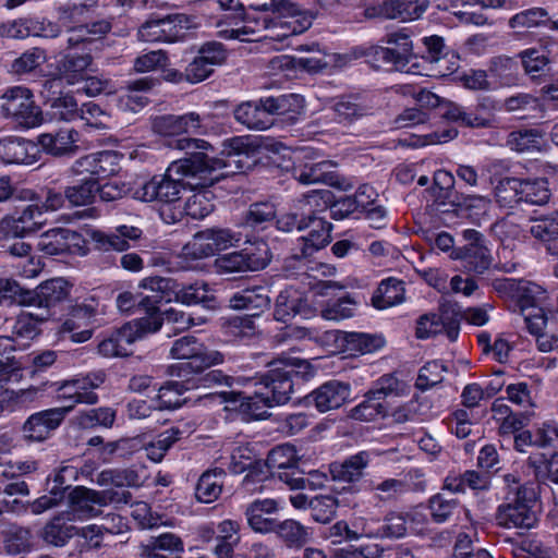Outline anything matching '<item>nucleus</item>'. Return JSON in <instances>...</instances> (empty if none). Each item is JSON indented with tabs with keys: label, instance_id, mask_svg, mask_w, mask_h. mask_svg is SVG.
<instances>
[{
	"label": "nucleus",
	"instance_id": "obj_41",
	"mask_svg": "<svg viewBox=\"0 0 558 558\" xmlns=\"http://www.w3.org/2000/svg\"><path fill=\"white\" fill-rule=\"evenodd\" d=\"M307 227H311V231L307 235L302 236V255L310 256L314 252L325 247L330 241L331 223L325 219L308 216Z\"/></svg>",
	"mask_w": 558,
	"mask_h": 558
},
{
	"label": "nucleus",
	"instance_id": "obj_55",
	"mask_svg": "<svg viewBox=\"0 0 558 558\" xmlns=\"http://www.w3.org/2000/svg\"><path fill=\"white\" fill-rule=\"evenodd\" d=\"M153 315L157 316L160 319V327L162 326V324L171 325L175 332L184 331L193 326H199L205 323L204 319H196L191 315L174 308H169L163 313H160L159 311L156 310L147 313L146 316Z\"/></svg>",
	"mask_w": 558,
	"mask_h": 558
},
{
	"label": "nucleus",
	"instance_id": "obj_25",
	"mask_svg": "<svg viewBox=\"0 0 558 558\" xmlns=\"http://www.w3.org/2000/svg\"><path fill=\"white\" fill-rule=\"evenodd\" d=\"M227 58L223 46L207 43L201 47L197 56L187 64L184 75L189 83L196 84L211 75L215 66L221 65Z\"/></svg>",
	"mask_w": 558,
	"mask_h": 558
},
{
	"label": "nucleus",
	"instance_id": "obj_54",
	"mask_svg": "<svg viewBox=\"0 0 558 558\" xmlns=\"http://www.w3.org/2000/svg\"><path fill=\"white\" fill-rule=\"evenodd\" d=\"M351 537L356 542L361 538H380V519L371 513L355 514L350 520Z\"/></svg>",
	"mask_w": 558,
	"mask_h": 558
},
{
	"label": "nucleus",
	"instance_id": "obj_64",
	"mask_svg": "<svg viewBox=\"0 0 558 558\" xmlns=\"http://www.w3.org/2000/svg\"><path fill=\"white\" fill-rule=\"evenodd\" d=\"M356 302L349 295L336 301L328 302L320 311L322 317L326 320H341L354 315Z\"/></svg>",
	"mask_w": 558,
	"mask_h": 558
},
{
	"label": "nucleus",
	"instance_id": "obj_35",
	"mask_svg": "<svg viewBox=\"0 0 558 558\" xmlns=\"http://www.w3.org/2000/svg\"><path fill=\"white\" fill-rule=\"evenodd\" d=\"M274 315L279 322H287L296 315L310 319L316 315V310L302 299L298 290L287 289L277 296Z\"/></svg>",
	"mask_w": 558,
	"mask_h": 558
},
{
	"label": "nucleus",
	"instance_id": "obj_37",
	"mask_svg": "<svg viewBox=\"0 0 558 558\" xmlns=\"http://www.w3.org/2000/svg\"><path fill=\"white\" fill-rule=\"evenodd\" d=\"M502 185L514 192L518 201L534 205H543L550 197L548 182L544 179L520 180L515 178L507 179Z\"/></svg>",
	"mask_w": 558,
	"mask_h": 558
},
{
	"label": "nucleus",
	"instance_id": "obj_40",
	"mask_svg": "<svg viewBox=\"0 0 558 558\" xmlns=\"http://www.w3.org/2000/svg\"><path fill=\"white\" fill-rule=\"evenodd\" d=\"M426 9L425 1L385 0L379 4L378 13L385 19L409 22L420 19Z\"/></svg>",
	"mask_w": 558,
	"mask_h": 558
},
{
	"label": "nucleus",
	"instance_id": "obj_52",
	"mask_svg": "<svg viewBox=\"0 0 558 558\" xmlns=\"http://www.w3.org/2000/svg\"><path fill=\"white\" fill-rule=\"evenodd\" d=\"M100 486H138L142 482V477L137 471L133 469H116V470H104L100 472L96 480H92Z\"/></svg>",
	"mask_w": 558,
	"mask_h": 558
},
{
	"label": "nucleus",
	"instance_id": "obj_31",
	"mask_svg": "<svg viewBox=\"0 0 558 558\" xmlns=\"http://www.w3.org/2000/svg\"><path fill=\"white\" fill-rule=\"evenodd\" d=\"M351 396V387L347 383L329 380L320 385L307 397V402L322 413L339 409Z\"/></svg>",
	"mask_w": 558,
	"mask_h": 558
},
{
	"label": "nucleus",
	"instance_id": "obj_14",
	"mask_svg": "<svg viewBox=\"0 0 558 558\" xmlns=\"http://www.w3.org/2000/svg\"><path fill=\"white\" fill-rule=\"evenodd\" d=\"M160 329V319L157 316H144L123 325L116 333L102 340L98 351L102 356L116 357L130 354V345L147 335Z\"/></svg>",
	"mask_w": 558,
	"mask_h": 558
},
{
	"label": "nucleus",
	"instance_id": "obj_8",
	"mask_svg": "<svg viewBox=\"0 0 558 558\" xmlns=\"http://www.w3.org/2000/svg\"><path fill=\"white\" fill-rule=\"evenodd\" d=\"M0 116L16 130L35 129L44 122L33 93L23 86L11 87L0 96Z\"/></svg>",
	"mask_w": 558,
	"mask_h": 558
},
{
	"label": "nucleus",
	"instance_id": "obj_20",
	"mask_svg": "<svg viewBox=\"0 0 558 558\" xmlns=\"http://www.w3.org/2000/svg\"><path fill=\"white\" fill-rule=\"evenodd\" d=\"M37 245L40 252L50 256L64 253L84 256L88 253L86 240L80 233L65 228L44 232Z\"/></svg>",
	"mask_w": 558,
	"mask_h": 558
},
{
	"label": "nucleus",
	"instance_id": "obj_1",
	"mask_svg": "<svg viewBox=\"0 0 558 558\" xmlns=\"http://www.w3.org/2000/svg\"><path fill=\"white\" fill-rule=\"evenodd\" d=\"M315 368L308 360L282 356L270 363V369L262 380L239 378L245 391H226L213 396L226 403V410L235 411L244 421L264 420L268 409L287 403L293 391L292 377L308 378Z\"/></svg>",
	"mask_w": 558,
	"mask_h": 558
},
{
	"label": "nucleus",
	"instance_id": "obj_53",
	"mask_svg": "<svg viewBox=\"0 0 558 558\" xmlns=\"http://www.w3.org/2000/svg\"><path fill=\"white\" fill-rule=\"evenodd\" d=\"M341 506H344V502L340 495H320L310 501L311 514L320 523L329 522L336 515L337 508Z\"/></svg>",
	"mask_w": 558,
	"mask_h": 558
},
{
	"label": "nucleus",
	"instance_id": "obj_44",
	"mask_svg": "<svg viewBox=\"0 0 558 558\" xmlns=\"http://www.w3.org/2000/svg\"><path fill=\"white\" fill-rule=\"evenodd\" d=\"M210 185L190 187L194 193L184 203L183 210L193 219H203L214 210V194Z\"/></svg>",
	"mask_w": 558,
	"mask_h": 558
},
{
	"label": "nucleus",
	"instance_id": "obj_6",
	"mask_svg": "<svg viewBox=\"0 0 558 558\" xmlns=\"http://www.w3.org/2000/svg\"><path fill=\"white\" fill-rule=\"evenodd\" d=\"M303 98L296 94L269 97L259 102H243L234 110L238 122L248 129L266 130L272 124L271 114H299L303 110Z\"/></svg>",
	"mask_w": 558,
	"mask_h": 558
},
{
	"label": "nucleus",
	"instance_id": "obj_38",
	"mask_svg": "<svg viewBox=\"0 0 558 558\" xmlns=\"http://www.w3.org/2000/svg\"><path fill=\"white\" fill-rule=\"evenodd\" d=\"M378 450L360 451L342 462H335L330 465V472L335 480L344 482L359 481L364 470L368 466L373 458L378 457Z\"/></svg>",
	"mask_w": 558,
	"mask_h": 558
},
{
	"label": "nucleus",
	"instance_id": "obj_4",
	"mask_svg": "<svg viewBox=\"0 0 558 558\" xmlns=\"http://www.w3.org/2000/svg\"><path fill=\"white\" fill-rule=\"evenodd\" d=\"M292 335L299 339H311L322 345L335 344L330 352L343 353L348 356L372 354L381 350L386 340L381 335L330 330L322 335L306 328H294Z\"/></svg>",
	"mask_w": 558,
	"mask_h": 558
},
{
	"label": "nucleus",
	"instance_id": "obj_17",
	"mask_svg": "<svg viewBox=\"0 0 558 558\" xmlns=\"http://www.w3.org/2000/svg\"><path fill=\"white\" fill-rule=\"evenodd\" d=\"M195 26L194 21L183 14L168 15L162 19H151L138 29L143 41L173 43L185 38L187 32Z\"/></svg>",
	"mask_w": 558,
	"mask_h": 558
},
{
	"label": "nucleus",
	"instance_id": "obj_33",
	"mask_svg": "<svg viewBox=\"0 0 558 558\" xmlns=\"http://www.w3.org/2000/svg\"><path fill=\"white\" fill-rule=\"evenodd\" d=\"M535 446L537 452H531L530 463L535 469L547 466L558 454V427L551 423H544L535 432Z\"/></svg>",
	"mask_w": 558,
	"mask_h": 558
},
{
	"label": "nucleus",
	"instance_id": "obj_47",
	"mask_svg": "<svg viewBox=\"0 0 558 558\" xmlns=\"http://www.w3.org/2000/svg\"><path fill=\"white\" fill-rule=\"evenodd\" d=\"M527 231L535 240L544 243L558 239V209L531 218Z\"/></svg>",
	"mask_w": 558,
	"mask_h": 558
},
{
	"label": "nucleus",
	"instance_id": "obj_27",
	"mask_svg": "<svg viewBox=\"0 0 558 558\" xmlns=\"http://www.w3.org/2000/svg\"><path fill=\"white\" fill-rule=\"evenodd\" d=\"M43 208L39 204H29L22 210L2 219L0 228L7 236L24 238L27 234L37 232L46 225Z\"/></svg>",
	"mask_w": 558,
	"mask_h": 558
},
{
	"label": "nucleus",
	"instance_id": "obj_23",
	"mask_svg": "<svg viewBox=\"0 0 558 558\" xmlns=\"http://www.w3.org/2000/svg\"><path fill=\"white\" fill-rule=\"evenodd\" d=\"M524 320L542 352L558 349V313L546 314L543 308H534L524 314Z\"/></svg>",
	"mask_w": 558,
	"mask_h": 558
},
{
	"label": "nucleus",
	"instance_id": "obj_45",
	"mask_svg": "<svg viewBox=\"0 0 558 558\" xmlns=\"http://www.w3.org/2000/svg\"><path fill=\"white\" fill-rule=\"evenodd\" d=\"M269 302L270 300L265 288L254 287L235 292L231 296L229 304L233 310L263 311L268 307Z\"/></svg>",
	"mask_w": 558,
	"mask_h": 558
},
{
	"label": "nucleus",
	"instance_id": "obj_49",
	"mask_svg": "<svg viewBox=\"0 0 558 558\" xmlns=\"http://www.w3.org/2000/svg\"><path fill=\"white\" fill-rule=\"evenodd\" d=\"M411 386L409 383L388 374L381 376L369 391L375 399H396L409 395Z\"/></svg>",
	"mask_w": 558,
	"mask_h": 558
},
{
	"label": "nucleus",
	"instance_id": "obj_57",
	"mask_svg": "<svg viewBox=\"0 0 558 558\" xmlns=\"http://www.w3.org/2000/svg\"><path fill=\"white\" fill-rule=\"evenodd\" d=\"M274 532L289 546H302L310 538L307 529L300 522L291 519L280 523L276 522Z\"/></svg>",
	"mask_w": 558,
	"mask_h": 558
},
{
	"label": "nucleus",
	"instance_id": "obj_24",
	"mask_svg": "<svg viewBox=\"0 0 558 558\" xmlns=\"http://www.w3.org/2000/svg\"><path fill=\"white\" fill-rule=\"evenodd\" d=\"M120 170V155L117 151H99L86 155L77 159L72 166V172L76 175H88L87 180L106 179Z\"/></svg>",
	"mask_w": 558,
	"mask_h": 558
},
{
	"label": "nucleus",
	"instance_id": "obj_7",
	"mask_svg": "<svg viewBox=\"0 0 558 558\" xmlns=\"http://www.w3.org/2000/svg\"><path fill=\"white\" fill-rule=\"evenodd\" d=\"M536 492L533 484L511 488L496 512V522L505 529L530 530L537 521Z\"/></svg>",
	"mask_w": 558,
	"mask_h": 558
},
{
	"label": "nucleus",
	"instance_id": "obj_12",
	"mask_svg": "<svg viewBox=\"0 0 558 558\" xmlns=\"http://www.w3.org/2000/svg\"><path fill=\"white\" fill-rule=\"evenodd\" d=\"M170 356L186 361L180 364L179 376H181V372L198 374L211 366L220 365L225 361L221 352L206 347L191 336H184L175 340L171 347Z\"/></svg>",
	"mask_w": 558,
	"mask_h": 558
},
{
	"label": "nucleus",
	"instance_id": "obj_15",
	"mask_svg": "<svg viewBox=\"0 0 558 558\" xmlns=\"http://www.w3.org/2000/svg\"><path fill=\"white\" fill-rule=\"evenodd\" d=\"M241 241L238 233L229 229H206L196 233L182 248L186 259H203L228 250Z\"/></svg>",
	"mask_w": 558,
	"mask_h": 558
},
{
	"label": "nucleus",
	"instance_id": "obj_39",
	"mask_svg": "<svg viewBox=\"0 0 558 558\" xmlns=\"http://www.w3.org/2000/svg\"><path fill=\"white\" fill-rule=\"evenodd\" d=\"M173 300L184 305L203 304L207 308H216L215 289L205 281L178 287Z\"/></svg>",
	"mask_w": 558,
	"mask_h": 558
},
{
	"label": "nucleus",
	"instance_id": "obj_26",
	"mask_svg": "<svg viewBox=\"0 0 558 558\" xmlns=\"http://www.w3.org/2000/svg\"><path fill=\"white\" fill-rule=\"evenodd\" d=\"M142 230L134 226L121 225L110 231L87 230V235L95 247L102 252H125L133 246L132 242L141 239Z\"/></svg>",
	"mask_w": 558,
	"mask_h": 558
},
{
	"label": "nucleus",
	"instance_id": "obj_56",
	"mask_svg": "<svg viewBox=\"0 0 558 558\" xmlns=\"http://www.w3.org/2000/svg\"><path fill=\"white\" fill-rule=\"evenodd\" d=\"M181 432L172 427L159 434L153 441L146 445V456L153 462H160L167 451L180 439Z\"/></svg>",
	"mask_w": 558,
	"mask_h": 558
},
{
	"label": "nucleus",
	"instance_id": "obj_10",
	"mask_svg": "<svg viewBox=\"0 0 558 558\" xmlns=\"http://www.w3.org/2000/svg\"><path fill=\"white\" fill-rule=\"evenodd\" d=\"M387 47L373 46L368 49V61L376 68L388 66L405 73H418L413 44L404 32H395L386 36Z\"/></svg>",
	"mask_w": 558,
	"mask_h": 558
},
{
	"label": "nucleus",
	"instance_id": "obj_13",
	"mask_svg": "<svg viewBox=\"0 0 558 558\" xmlns=\"http://www.w3.org/2000/svg\"><path fill=\"white\" fill-rule=\"evenodd\" d=\"M95 3V0H86L85 2L82 0H74L72 4H69L66 8L62 9L60 20L71 33L68 39L69 46L71 48H74L81 43L84 44L85 47L93 46L96 44L98 38H100L109 31V24L104 21L94 23L90 28L83 24L74 25L85 21V14Z\"/></svg>",
	"mask_w": 558,
	"mask_h": 558
},
{
	"label": "nucleus",
	"instance_id": "obj_60",
	"mask_svg": "<svg viewBox=\"0 0 558 558\" xmlns=\"http://www.w3.org/2000/svg\"><path fill=\"white\" fill-rule=\"evenodd\" d=\"M388 414L385 405L380 403L371 392L367 393L366 399L360 404L351 409L350 417L361 422H373L379 417Z\"/></svg>",
	"mask_w": 558,
	"mask_h": 558
},
{
	"label": "nucleus",
	"instance_id": "obj_16",
	"mask_svg": "<svg viewBox=\"0 0 558 558\" xmlns=\"http://www.w3.org/2000/svg\"><path fill=\"white\" fill-rule=\"evenodd\" d=\"M293 177L302 184L336 183L333 172L336 165L329 160H318L317 151L312 147H302L293 151Z\"/></svg>",
	"mask_w": 558,
	"mask_h": 558
},
{
	"label": "nucleus",
	"instance_id": "obj_58",
	"mask_svg": "<svg viewBox=\"0 0 558 558\" xmlns=\"http://www.w3.org/2000/svg\"><path fill=\"white\" fill-rule=\"evenodd\" d=\"M65 514L53 518L44 529V538L54 546H63L75 533L74 525L68 524Z\"/></svg>",
	"mask_w": 558,
	"mask_h": 558
},
{
	"label": "nucleus",
	"instance_id": "obj_19",
	"mask_svg": "<svg viewBox=\"0 0 558 558\" xmlns=\"http://www.w3.org/2000/svg\"><path fill=\"white\" fill-rule=\"evenodd\" d=\"M72 289V283L58 277L40 283L35 290H23L16 294V301L27 307H48L65 300Z\"/></svg>",
	"mask_w": 558,
	"mask_h": 558
},
{
	"label": "nucleus",
	"instance_id": "obj_61",
	"mask_svg": "<svg viewBox=\"0 0 558 558\" xmlns=\"http://www.w3.org/2000/svg\"><path fill=\"white\" fill-rule=\"evenodd\" d=\"M111 519L112 525H97L89 524L81 529V535L86 538L92 546L98 547L100 545V537L102 532L106 531L110 534H120L126 530V523L120 515H108Z\"/></svg>",
	"mask_w": 558,
	"mask_h": 558
},
{
	"label": "nucleus",
	"instance_id": "obj_59",
	"mask_svg": "<svg viewBox=\"0 0 558 558\" xmlns=\"http://www.w3.org/2000/svg\"><path fill=\"white\" fill-rule=\"evenodd\" d=\"M90 64L92 58L88 53L81 56L68 54L63 62L62 76L68 84L73 85L85 78Z\"/></svg>",
	"mask_w": 558,
	"mask_h": 558
},
{
	"label": "nucleus",
	"instance_id": "obj_3",
	"mask_svg": "<svg viewBox=\"0 0 558 558\" xmlns=\"http://www.w3.org/2000/svg\"><path fill=\"white\" fill-rule=\"evenodd\" d=\"M203 153H194L186 158L172 161L166 172L148 180H137L132 190V197L141 202H160L173 204L180 199L183 189L213 185L218 181L214 172L225 163L214 160L206 163Z\"/></svg>",
	"mask_w": 558,
	"mask_h": 558
},
{
	"label": "nucleus",
	"instance_id": "obj_34",
	"mask_svg": "<svg viewBox=\"0 0 558 558\" xmlns=\"http://www.w3.org/2000/svg\"><path fill=\"white\" fill-rule=\"evenodd\" d=\"M36 143L21 137L8 136L0 140V162L32 165L38 159Z\"/></svg>",
	"mask_w": 558,
	"mask_h": 558
},
{
	"label": "nucleus",
	"instance_id": "obj_22",
	"mask_svg": "<svg viewBox=\"0 0 558 558\" xmlns=\"http://www.w3.org/2000/svg\"><path fill=\"white\" fill-rule=\"evenodd\" d=\"M106 379L104 372L98 371L83 376H76L70 380L59 384L58 398L61 400H71L72 408L76 403L94 404L98 401V396L93 391L100 387Z\"/></svg>",
	"mask_w": 558,
	"mask_h": 558
},
{
	"label": "nucleus",
	"instance_id": "obj_36",
	"mask_svg": "<svg viewBox=\"0 0 558 558\" xmlns=\"http://www.w3.org/2000/svg\"><path fill=\"white\" fill-rule=\"evenodd\" d=\"M78 132L71 128H63L54 133H44L37 137V146L52 156L72 155L77 149Z\"/></svg>",
	"mask_w": 558,
	"mask_h": 558
},
{
	"label": "nucleus",
	"instance_id": "obj_63",
	"mask_svg": "<svg viewBox=\"0 0 558 558\" xmlns=\"http://www.w3.org/2000/svg\"><path fill=\"white\" fill-rule=\"evenodd\" d=\"M444 116L453 121H460L462 124L472 128H485L493 123L490 113L480 114L464 111V109L456 104H450Z\"/></svg>",
	"mask_w": 558,
	"mask_h": 558
},
{
	"label": "nucleus",
	"instance_id": "obj_2",
	"mask_svg": "<svg viewBox=\"0 0 558 558\" xmlns=\"http://www.w3.org/2000/svg\"><path fill=\"white\" fill-rule=\"evenodd\" d=\"M313 16L300 11L289 0H270L263 3H251L244 13L243 24L230 28L222 27L218 35L226 39L241 41H263L272 50H281L289 44L288 38L308 29Z\"/></svg>",
	"mask_w": 558,
	"mask_h": 558
},
{
	"label": "nucleus",
	"instance_id": "obj_42",
	"mask_svg": "<svg viewBox=\"0 0 558 558\" xmlns=\"http://www.w3.org/2000/svg\"><path fill=\"white\" fill-rule=\"evenodd\" d=\"M404 286L401 280L388 278L383 280L372 296V304L377 310H386L404 301Z\"/></svg>",
	"mask_w": 558,
	"mask_h": 558
},
{
	"label": "nucleus",
	"instance_id": "obj_50",
	"mask_svg": "<svg viewBox=\"0 0 558 558\" xmlns=\"http://www.w3.org/2000/svg\"><path fill=\"white\" fill-rule=\"evenodd\" d=\"M190 388H192V386L189 381L186 384L177 380L168 381L166 385L158 388L154 407L159 410H170L181 407L184 402L182 395Z\"/></svg>",
	"mask_w": 558,
	"mask_h": 558
},
{
	"label": "nucleus",
	"instance_id": "obj_32",
	"mask_svg": "<svg viewBox=\"0 0 558 558\" xmlns=\"http://www.w3.org/2000/svg\"><path fill=\"white\" fill-rule=\"evenodd\" d=\"M283 508V502L276 499L265 498L256 499L248 505L245 511L247 524L250 527L262 534L274 532L276 520L271 518Z\"/></svg>",
	"mask_w": 558,
	"mask_h": 558
},
{
	"label": "nucleus",
	"instance_id": "obj_11",
	"mask_svg": "<svg viewBox=\"0 0 558 558\" xmlns=\"http://www.w3.org/2000/svg\"><path fill=\"white\" fill-rule=\"evenodd\" d=\"M180 149H201L206 158V163L211 165L214 160H220L225 165L215 170L214 174L218 175V180L223 175L218 173L219 170L229 168L234 163L235 169L242 168L241 157L254 156L259 144L255 137L252 136H233L227 138L221 144V157H209L204 150L211 148V145L204 140L198 138H182L178 141Z\"/></svg>",
	"mask_w": 558,
	"mask_h": 558
},
{
	"label": "nucleus",
	"instance_id": "obj_21",
	"mask_svg": "<svg viewBox=\"0 0 558 558\" xmlns=\"http://www.w3.org/2000/svg\"><path fill=\"white\" fill-rule=\"evenodd\" d=\"M462 236L466 244L453 250L450 258L461 260L463 267L470 271H485L492 264V256L482 234L476 230L466 229Z\"/></svg>",
	"mask_w": 558,
	"mask_h": 558
},
{
	"label": "nucleus",
	"instance_id": "obj_18",
	"mask_svg": "<svg viewBox=\"0 0 558 558\" xmlns=\"http://www.w3.org/2000/svg\"><path fill=\"white\" fill-rule=\"evenodd\" d=\"M97 313V302L94 299L75 304L69 311L59 333L71 341L82 343L92 338L94 318Z\"/></svg>",
	"mask_w": 558,
	"mask_h": 558
},
{
	"label": "nucleus",
	"instance_id": "obj_28",
	"mask_svg": "<svg viewBox=\"0 0 558 558\" xmlns=\"http://www.w3.org/2000/svg\"><path fill=\"white\" fill-rule=\"evenodd\" d=\"M299 454L294 446L284 444L275 447L268 454L266 466L271 474H277L278 477L288 484L293 489H301L305 487V480L303 477H292L287 470H294L298 468Z\"/></svg>",
	"mask_w": 558,
	"mask_h": 558
},
{
	"label": "nucleus",
	"instance_id": "obj_51",
	"mask_svg": "<svg viewBox=\"0 0 558 558\" xmlns=\"http://www.w3.org/2000/svg\"><path fill=\"white\" fill-rule=\"evenodd\" d=\"M223 471L211 470L203 473L196 486V498L204 504L215 501L222 490Z\"/></svg>",
	"mask_w": 558,
	"mask_h": 558
},
{
	"label": "nucleus",
	"instance_id": "obj_43",
	"mask_svg": "<svg viewBox=\"0 0 558 558\" xmlns=\"http://www.w3.org/2000/svg\"><path fill=\"white\" fill-rule=\"evenodd\" d=\"M154 81L148 77L136 80L129 84L126 90L118 98V108L122 111L137 112L147 105V97L142 92L153 87Z\"/></svg>",
	"mask_w": 558,
	"mask_h": 558
},
{
	"label": "nucleus",
	"instance_id": "obj_30",
	"mask_svg": "<svg viewBox=\"0 0 558 558\" xmlns=\"http://www.w3.org/2000/svg\"><path fill=\"white\" fill-rule=\"evenodd\" d=\"M495 288L499 292L508 293L520 305L523 315L538 308L536 303L545 298V290L542 286L524 280L510 278L496 280Z\"/></svg>",
	"mask_w": 558,
	"mask_h": 558
},
{
	"label": "nucleus",
	"instance_id": "obj_48",
	"mask_svg": "<svg viewBox=\"0 0 558 558\" xmlns=\"http://www.w3.org/2000/svg\"><path fill=\"white\" fill-rule=\"evenodd\" d=\"M317 56L294 58L290 56H280L274 60L279 68H295L307 72H317L332 62L333 56H327L317 51Z\"/></svg>",
	"mask_w": 558,
	"mask_h": 558
},
{
	"label": "nucleus",
	"instance_id": "obj_46",
	"mask_svg": "<svg viewBox=\"0 0 558 558\" xmlns=\"http://www.w3.org/2000/svg\"><path fill=\"white\" fill-rule=\"evenodd\" d=\"M446 331L448 338L453 341L459 335L457 323L445 324L442 317L436 314H426L420 317L416 326V336L421 339Z\"/></svg>",
	"mask_w": 558,
	"mask_h": 558
},
{
	"label": "nucleus",
	"instance_id": "obj_29",
	"mask_svg": "<svg viewBox=\"0 0 558 558\" xmlns=\"http://www.w3.org/2000/svg\"><path fill=\"white\" fill-rule=\"evenodd\" d=\"M71 410L72 405H66L32 414L23 425L25 437L32 441L46 440Z\"/></svg>",
	"mask_w": 558,
	"mask_h": 558
},
{
	"label": "nucleus",
	"instance_id": "obj_9",
	"mask_svg": "<svg viewBox=\"0 0 558 558\" xmlns=\"http://www.w3.org/2000/svg\"><path fill=\"white\" fill-rule=\"evenodd\" d=\"M131 494L126 490H95L84 486L74 487L66 496V521H83L100 514V507L110 504H128Z\"/></svg>",
	"mask_w": 558,
	"mask_h": 558
},
{
	"label": "nucleus",
	"instance_id": "obj_62",
	"mask_svg": "<svg viewBox=\"0 0 558 558\" xmlns=\"http://www.w3.org/2000/svg\"><path fill=\"white\" fill-rule=\"evenodd\" d=\"M98 190L94 180L83 179L81 183L65 189L66 201L73 206H86L93 203Z\"/></svg>",
	"mask_w": 558,
	"mask_h": 558
},
{
	"label": "nucleus",
	"instance_id": "obj_5",
	"mask_svg": "<svg viewBox=\"0 0 558 558\" xmlns=\"http://www.w3.org/2000/svg\"><path fill=\"white\" fill-rule=\"evenodd\" d=\"M48 317V311L37 314L32 311H23L13 325L14 337L0 336V380H20L22 371L10 356L17 348L26 343L23 340H32L39 333V325Z\"/></svg>",
	"mask_w": 558,
	"mask_h": 558
}]
</instances>
